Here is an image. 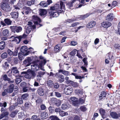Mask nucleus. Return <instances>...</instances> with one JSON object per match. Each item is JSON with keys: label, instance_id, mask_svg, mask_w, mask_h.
Here are the masks:
<instances>
[{"label": "nucleus", "instance_id": "1", "mask_svg": "<svg viewBox=\"0 0 120 120\" xmlns=\"http://www.w3.org/2000/svg\"><path fill=\"white\" fill-rule=\"evenodd\" d=\"M60 8L59 9L60 5L59 4H57L54 5L53 6L51 7L50 8L51 10L58 11V12L61 13L64 12L65 10V5L64 4V2L60 1Z\"/></svg>", "mask_w": 120, "mask_h": 120}, {"label": "nucleus", "instance_id": "18", "mask_svg": "<svg viewBox=\"0 0 120 120\" xmlns=\"http://www.w3.org/2000/svg\"><path fill=\"white\" fill-rule=\"evenodd\" d=\"M2 34L5 37H7L10 34L9 31L7 29H4L2 31Z\"/></svg>", "mask_w": 120, "mask_h": 120}, {"label": "nucleus", "instance_id": "34", "mask_svg": "<svg viewBox=\"0 0 120 120\" xmlns=\"http://www.w3.org/2000/svg\"><path fill=\"white\" fill-rule=\"evenodd\" d=\"M68 115V112H65L63 111H61L60 113V115L62 117L67 115Z\"/></svg>", "mask_w": 120, "mask_h": 120}, {"label": "nucleus", "instance_id": "57", "mask_svg": "<svg viewBox=\"0 0 120 120\" xmlns=\"http://www.w3.org/2000/svg\"><path fill=\"white\" fill-rule=\"evenodd\" d=\"M7 52L8 54L10 56L12 55L13 54V52L9 49L8 50Z\"/></svg>", "mask_w": 120, "mask_h": 120}, {"label": "nucleus", "instance_id": "39", "mask_svg": "<svg viewBox=\"0 0 120 120\" xmlns=\"http://www.w3.org/2000/svg\"><path fill=\"white\" fill-rule=\"evenodd\" d=\"M18 115V117L19 118H22L25 116V115L23 112H21L19 113Z\"/></svg>", "mask_w": 120, "mask_h": 120}, {"label": "nucleus", "instance_id": "6", "mask_svg": "<svg viewBox=\"0 0 120 120\" xmlns=\"http://www.w3.org/2000/svg\"><path fill=\"white\" fill-rule=\"evenodd\" d=\"M32 61L31 58L30 57H28L26 58L23 62L24 65L25 66H29L30 64V62Z\"/></svg>", "mask_w": 120, "mask_h": 120}, {"label": "nucleus", "instance_id": "37", "mask_svg": "<svg viewBox=\"0 0 120 120\" xmlns=\"http://www.w3.org/2000/svg\"><path fill=\"white\" fill-rule=\"evenodd\" d=\"M76 20V19H68L66 20L65 22L66 23L68 22L70 23H71L74 21H75Z\"/></svg>", "mask_w": 120, "mask_h": 120}, {"label": "nucleus", "instance_id": "27", "mask_svg": "<svg viewBox=\"0 0 120 120\" xmlns=\"http://www.w3.org/2000/svg\"><path fill=\"white\" fill-rule=\"evenodd\" d=\"M39 5H40V7H46L48 6L47 3L44 1L41 2Z\"/></svg>", "mask_w": 120, "mask_h": 120}, {"label": "nucleus", "instance_id": "21", "mask_svg": "<svg viewBox=\"0 0 120 120\" xmlns=\"http://www.w3.org/2000/svg\"><path fill=\"white\" fill-rule=\"evenodd\" d=\"M39 15L41 16L44 15H45L47 13V11L46 10L44 9H39Z\"/></svg>", "mask_w": 120, "mask_h": 120}, {"label": "nucleus", "instance_id": "9", "mask_svg": "<svg viewBox=\"0 0 120 120\" xmlns=\"http://www.w3.org/2000/svg\"><path fill=\"white\" fill-rule=\"evenodd\" d=\"M31 69L34 71H36L39 69L38 65L36 64H34L31 65Z\"/></svg>", "mask_w": 120, "mask_h": 120}, {"label": "nucleus", "instance_id": "2", "mask_svg": "<svg viewBox=\"0 0 120 120\" xmlns=\"http://www.w3.org/2000/svg\"><path fill=\"white\" fill-rule=\"evenodd\" d=\"M32 19L34 23V25L36 27L38 28L41 26L42 25L40 24H38V22L40 23L41 22V20L37 16H33L32 17Z\"/></svg>", "mask_w": 120, "mask_h": 120}, {"label": "nucleus", "instance_id": "43", "mask_svg": "<svg viewBox=\"0 0 120 120\" xmlns=\"http://www.w3.org/2000/svg\"><path fill=\"white\" fill-rule=\"evenodd\" d=\"M7 56V54L6 52H4L1 54V57L2 58H6Z\"/></svg>", "mask_w": 120, "mask_h": 120}, {"label": "nucleus", "instance_id": "4", "mask_svg": "<svg viewBox=\"0 0 120 120\" xmlns=\"http://www.w3.org/2000/svg\"><path fill=\"white\" fill-rule=\"evenodd\" d=\"M10 28L11 31L15 33H19L22 30V27L20 26H11Z\"/></svg>", "mask_w": 120, "mask_h": 120}, {"label": "nucleus", "instance_id": "50", "mask_svg": "<svg viewBox=\"0 0 120 120\" xmlns=\"http://www.w3.org/2000/svg\"><path fill=\"white\" fill-rule=\"evenodd\" d=\"M53 107L52 106H50L48 108V110H49V112L50 113H52L53 111H54L53 109Z\"/></svg>", "mask_w": 120, "mask_h": 120}, {"label": "nucleus", "instance_id": "54", "mask_svg": "<svg viewBox=\"0 0 120 120\" xmlns=\"http://www.w3.org/2000/svg\"><path fill=\"white\" fill-rule=\"evenodd\" d=\"M8 93V92L7 90L6 89H5L4 90V91L3 92L2 95L3 96H4L6 95Z\"/></svg>", "mask_w": 120, "mask_h": 120}, {"label": "nucleus", "instance_id": "24", "mask_svg": "<svg viewBox=\"0 0 120 120\" xmlns=\"http://www.w3.org/2000/svg\"><path fill=\"white\" fill-rule=\"evenodd\" d=\"M10 15L13 18H17L18 17V12H13L10 14Z\"/></svg>", "mask_w": 120, "mask_h": 120}, {"label": "nucleus", "instance_id": "36", "mask_svg": "<svg viewBox=\"0 0 120 120\" xmlns=\"http://www.w3.org/2000/svg\"><path fill=\"white\" fill-rule=\"evenodd\" d=\"M12 71H13V72L14 73L16 74L19 72V71L17 69V68L15 67H13L12 68Z\"/></svg>", "mask_w": 120, "mask_h": 120}, {"label": "nucleus", "instance_id": "64", "mask_svg": "<svg viewBox=\"0 0 120 120\" xmlns=\"http://www.w3.org/2000/svg\"><path fill=\"white\" fill-rule=\"evenodd\" d=\"M71 44L72 45L75 46L77 44V42L75 41H73L71 42Z\"/></svg>", "mask_w": 120, "mask_h": 120}, {"label": "nucleus", "instance_id": "44", "mask_svg": "<svg viewBox=\"0 0 120 120\" xmlns=\"http://www.w3.org/2000/svg\"><path fill=\"white\" fill-rule=\"evenodd\" d=\"M61 103V101L57 100L56 101V102L55 103V104L57 106H59L60 105Z\"/></svg>", "mask_w": 120, "mask_h": 120}, {"label": "nucleus", "instance_id": "45", "mask_svg": "<svg viewBox=\"0 0 120 120\" xmlns=\"http://www.w3.org/2000/svg\"><path fill=\"white\" fill-rule=\"evenodd\" d=\"M77 50L76 49H74L70 53V55H71L73 56L76 53Z\"/></svg>", "mask_w": 120, "mask_h": 120}, {"label": "nucleus", "instance_id": "26", "mask_svg": "<svg viewBox=\"0 0 120 120\" xmlns=\"http://www.w3.org/2000/svg\"><path fill=\"white\" fill-rule=\"evenodd\" d=\"M38 94L41 96H43L44 94V92L43 89L41 88H39L38 90Z\"/></svg>", "mask_w": 120, "mask_h": 120}, {"label": "nucleus", "instance_id": "49", "mask_svg": "<svg viewBox=\"0 0 120 120\" xmlns=\"http://www.w3.org/2000/svg\"><path fill=\"white\" fill-rule=\"evenodd\" d=\"M117 4V2L116 1H114L112 3L111 7L112 8L115 7Z\"/></svg>", "mask_w": 120, "mask_h": 120}, {"label": "nucleus", "instance_id": "33", "mask_svg": "<svg viewBox=\"0 0 120 120\" xmlns=\"http://www.w3.org/2000/svg\"><path fill=\"white\" fill-rule=\"evenodd\" d=\"M58 76L59 78V79L60 82H63L64 80V76L62 75H58Z\"/></svg>", "mask_w": 120, "mask_h": 120}, {"label": "nucleus", "instance_id": "40", "mask_svg": "<svg viewBox=\"0 0 120 120\" xmlns=\"http://www.w3.org/2000/svg\"><path fill=\"white\" fill-rule=\"evenodd\" d=\"M41 63L39 64V65L40 67H41L43 65H44L45 64L46 62L45 59L41 60Z\"/></svg>", "mask_w": 120, "mask_h": 120}, {"label": "nucleus", "instance_id": "60", "mask_svg": "<svg viewBox=\"0 0 120 120\" xmlns=\"http://www.w3.org/2000/svg\"><path fill=\"white\" fill-rule=\"evenodd\" d=\"M55 112H61V109L60 108H56L55 110Z\"/></svg>", "mask_w": 120, "mask_h": 120}, {"label": "nucleus", "instance_id": "52", "mask_svg": "<svg viewBox=\"0 0 120 120\" xmlns=\"http://www.w3.org/2000/svg\"><path fill=\"white\" fill-rule=\"evenodd\" d=\"M41 109L42 110H45L46 108L44 104H42L40 106Z\"/></svg>", "mask_w": 120, "mask_h": 120}, {"label": "nucleus", "instance_id": "14", "mask_svg": "<svg viewBox=\"0 0 120 120\" xmlns=\"http://www.w3.org/2000/svg\"><path fill=\"white\" fill-rule=\"evenodd\" d=\"M102 26L105 28H107L111 25V23L108 22H103L102 23Z\"/></svg>", "mask_w": 120, "mask_h": 120}, {"label": "nucleus", "instance_id": "56", "mask_svg": "<svg viewBox=\"0 0 120 120\" xmlns=\"http://www.w3.org/2000/svg\"><path fill=\"white\" fill-rule=\"evenodd\" d=\"M79 24V23L78 22H75L71 24V26L72 27H74L77 26Z\"/></svg>", "mask_w": 120, "mask_h": 120}, {"label": "nucleus", "instance_id": "61", "mask_svg": "<svg viewBox=\"0 0 120 120\" xmlns=\"http://www.w3.org/2000/svg\"><path fill=\"white\" fill-rule=\"evenodd\" d=\"M30 104L27 102H26L25 104V107L26 108H28L30 105Z\"/></svg>", "mask_w": 120, "mask_h": 120}, {"label": "nucleus", "instance_id": "47", "mask_svg": "<svg viewBox=\"0 0 120 120\" xmlns=\"http://www.w3.org/2000/svg\"><path fill=\"white\" fill-rule=\"evenodd\" d=\"M7 106V103L6 102H4L3 103H0V107H2L3 106L5 108Z\"/></svg>", "mask_w": 120, "mask_h": 120}, {"label": "nucleus", "instance_id": "29", "mask_svg": "<svg viewBox=\"0 0 120 120\" xmlns=\"http://www.w3.org/2000/svg\"><path fill=\"white\" fill-rule=\"evenodd\" d=\"M24 12L26 15L28 14L29 12L30 11V7H25L23 9Z\"/></svg>", "mask_w": 120, "mask_h": 120}, {"label": "nucleus", "instance_id": "28", "mask_svg": "<svg viewBox=\"0 0 120 120\" xmlns=\"http://www.w3.org/2000/svg\"><path fill=\"white\" fill-rule=\"evenodd\" d=\"M5 46V43L4 41H2L0 42V49L1 50L3 49Z\"/></svg>", "mask_w": 120, "mask_h": 120}, {"label": "nucleus", "instance_id": "58", "mask_svg": "<svg viewBox=\"0 0 120 120\" xmlns=\"http://www.w3.org/2000/svg\"><path fill=\"white\" fill-rule=\"evenodd\" d=\"M56 96L60 98L61 96V95L60 94L59 92H55Z\"/></svg>", "mask_w": 120, "mask_h": 120}, {"label": "nucleus", "instance_id": "42", "mask_svg": "<svg viewBox=\"0 0 120 120\" xmlns=\"http://www.w3.org/2000/svg\"><path fill=\"white\" fill-rule=\"evenodd\" d=\"M68 108V105L66 104H63L61 106V108L64 110H65Z\"/></svg>", "mask_w": 120, "mask_h": 120}, {"label": "nucleus", "instance_id": "38", "mask_svg": "<svg viewBox=\"0 0 120 120\" xmlns=\"http://www.w3.org/2000/svg\"><path fill=\"white\" fill-rule=\"evenodd\" d=\"M4 21L5 23L8 25H11V21L8 19H5Z\"/></svg>", "mask_w": 120, "mask_h": 120}, {"label": "nucleus", "instance_id": "13", "mask_svg": "<svg viewBox=\"0 0 120 120\" xmlns=\"http://www.w3.org/2000/svg\"><path fill=\"white\" fill-rule=\"evenodd\" d=\"M13 38L14 39L12 40V41H15L16 42L19 43L20 42L21 39L19 37L17 36L15 37V36H12L10 38Z\"/></svg>", "mask_w": 120, "mask_h": 120}, {"label": "nucleus", "instance_id": "12", "mask_svg": "<svg viewBox=\"0 0 120 120\" xmlns=\"http://www.w3.org/2000/svg\"><path fill=\"white\" fill-rule=\"evenodd\" d=\"M1 78L4 81H8L11 82H14V81L13 80L11 81V80L10 78L8 77L6 75L4 74L2 75L1 76Z\"/></svg>", "mask_w": 120, "mask_h": 120}, {"label": "nucleus", "instance_id": "16", "mask_svg": "<svg viewBox=\"0 0 120 120\" xmlns=\"http://www.w3.org/2000/svg\"><path fill=\"white\" fill-rule=\"evenodd\" d=\"M36 27V26L35 25H33L32 26H28L26 29V33L27 34H29L31 31L32 28L33 29H34Z\"/></svg>", "mask_w": 120, "mask_h": 120}, {"label": "nucleus", "instance_id": "48", "mask_svg": "<svg viewBox=\"0 0 120 120\" xmlns=\"http://www.w3.org/2000/svg\"><path fill=\"white\" fill-rule=\"evenodd\" d=\"M37 80L38 82H40V80L41 79V76L40 75H38L37 76Z\"/></svg>", "mask_w": 120, "mask_h": 120}, {"label": "nucleus", "instance_id": "55", "mask_svg": "<svg viewBox=\"0 0 120 120\" xmlns=\"http://www.w3.org/2000/svg\"><path fill=\"white\" fill-rule=\"evenodd\" d=\"M36 102L37 103H41L42 102V100L40 98L37 99L36 101Z\"/></svg>", "mask_w": 120, "mask_h": 120}, {"label": "nucleus", "instance_id": "17", "mask_svg": "<svg viewBox=\"0 0 120 120\" xmlns=\"http://www.w3.org/2000/svg\"><path fill=\"white\" fill-rule=\"evenodd\" d=\"M64 90V93L67 95L70 94L72 92V89L70 88H65Z\"/></svg>", "mask_w": 120, "mask_h": 120}, {"label": "nucleus", "instance_id": "53", "mask_svg": "<svg viewBox=\"0 0 120 120\" xmlns=\"http://www.w3.org/2000/svg\"><path fill=\"white\" fill-rule=\"evenodd\" d=\"M3 113L5 116V117H8V115L9 114V113L8 111H4L3 112Z\"/></svg>", "mask_w": 120, "mask_h": 120}, {"label": "nucleus", "instance_id": "62", "mask_svg": "<svg viewBox=\"0 0 120 120\" xmlns=\"http://www.w3.org/2000/svg\"><path fill=\"white\" fill-rule=\"evenodd\" d=\"M83 61L84 63L86 65H87V58H85L83 59Z\"/></svg>", "mask_w": 120, "mask_h": 120}, {"label": "nucleus", "instance_id": "63", "mask_svg": "<svg viewBox=\"0 0 120 120\" xmlns=\"http://www.w3.org/2000/svg\"><path fill=\"white\" fill-rule=\"evenodd\" d=\"M99 42V39L98 38H96L95 39L94 41V43L95 45L98 44Z\"/></svg>", "mask_w": 120, "mask_h": 120}, {"label": "nucleus", "instance_id": "10", "mask_svg": "<svg viewBox=\"0 0 120 120\" xmlns=\"http://www.w3.org/2000/svg\"><path fill=\"white\" fill-rule=\"evenodd\" d=\"M48 116V113L45 112H42L41 113L40 117L42 120H44L47 118Z\"/></svg>", "mask_w": 120, "mask_h": 120}, {"label": "nucleus", "instance_id": "20", "mask_svg": "<svg viewBox=\"0 0 120 120\" xmlns=\"http://www.w3.org/2000/svg\"><path fill=\"white\" fill-rule=\"evenodd\" d=\"M96 24V22L94 21H91L89 23L87 26L88 28H91L94 26Z\"/></svg>", "mask_w": 120, "mask_h": 120}, {"label": "nucleus", "instance_id": "25", "mask_svg": "<svg viewBox=\"0 0 120 120\" xmlns=\"http://www.w3.org/2000/svg\"><path fill=\"white\" fill-rule=\"evenodd\" d=\"M59 73H62V74L66 76H68L69 75V72L68 71L60 69L59 71Z\"/></svg>", "mask_w": 120, "mask_h": 120}, {"label": "nucleus", "instance_id": "31", "mask_svg": "<svg viewBox=\"0 0 120 120\" xmlns=\"http://www.w3.org/2000/svg\"><path fill=\"white\" fill-rule=\"evenodd\" d=\"M20 50L23 53H25L27 51V47L26 46H22L20 49Z\"/></svg>", "mask_w": 120, "mask_h": 120}, {"label": "nucleus", "instance_id": "32", "mask_svg": "<svg viewBox=\"0 0 120 120\" xmlns=\"http://www.w3.org/2000/svg\"><path fill=\"white\" fill-rule=\"evenodd\" d=\"M18 112V111L17 110H15L13 111V112H12L11 113L10 115L11 117L12 118L14 117L17 114Z\"/></svg>", "mask_w": 120, "mask_h": 120}, {"label": "nucleus", "instance_id": "3", "mask_svg": "<svg viewBox=\"0 0 120 120\" xmlns=\"http://www.w3.org/2000/svg\"><path fill=\"white\" fill-rule=\"evenodd\" d=\"M1 7L2 9L6 11H9L11 10L10 5L7 3H4L1 5Z\"/></svg>", "mask_w": 120, "mask_h": 120}, {"label": "nucleus", "instance_id": "5", "mask_svg": "<svg viewBox=\"0 0 120 120\" xmlns=\"http://www.w3.org/2000/svg\"><path fill=\"white\" fill-rule=\"evenodd\" d=\"M70 99L73 105L74 106H77L79 105V102L78 101L77 98L74 97H71Z\"/></svg>", "mask_w": 120, "mask_h": 120}, {"label": "nucleus", "instance_id": "59", "mask_svg": "<svg viewBox=\"0 0 120 120\" xmlns=\"http://www.w3.org/2000/svg\"><path fill=\"white\" fill-rule=\"evenodd\" d=\"M90 1V0H81L80 1V3L81 4H82L84 5L85 2H89Z\"/></svg>", "mask_w": 120, "mask_h": 120}, {"label": "nucleus", "instance_id": "46", "mask_svg": "<svg viewBox=\"0 0 120 120\" xmlns=\"http://www.w3.org/2000/svg\"><path fill=\"white\" fill-rule=\"evenodd\" d=\"M22 98H18L17 100V102L18 104H22L23 103V101Z\"/></svg>", "mask_w": 120, "mask_h": 120}, {"label": "nucleus", "instance_id": "15", "mask_svg": "<svg viewBox=\"0 0 120 120\" xmlns=\"http://www.w3.org/2000/svg\"><path fill=\"white\" fill-rule=\"evenodd\" d=\"M14 89V85L13 84H10L8 87V88L6 89L7 90L8 93H11L12 92Z\"/></svg>", "mask_w": 120, "mask_h": 120}, {"label": "nucleus", "instance_id": "41", "mask_svg": "<svg viewBox=\"0 0 120 120\" xmlns=\"http://www.w3.org/2000/svg\"><path fill=\"white\" fill-rule=\"evenodd\" d=\"M28 96V94L27 93L23 94L22 95V98L24 100H26Z\"/></svg>", "mask_w": 120, "mask_h": 120}, {"label": "nucleus", "instance_id": "22", "mask_svg": "<svg viewBox=\"0 0 120 120\" xmlns=\"http://www.w3.org/2000/svg\"><path fill=\"white\" fill-rule=\"evenodd\" d=\"M110 115L111 117L115 119H117L118 118V115L115 112H112L110 113Z\"/></svg>", "mask_w": 120, "mask_h": 120}, {"label": "nucleus", "instance_id": "23", "mask_svg": "<svg viewBox=\"0 0 120 120\" xmlns=\"http://www.w3.org/2000/svg\"><path fill=\"white\" fill-rule=\"evenodd\" d=\"M106 95V93L105 92L103 91L101 92L99 96V99L101 100L105 97Z\"/></svg>", "mask_w": 120, "mask_h": 120}, {"label": "nucleus", "instance_id": "51", "mask_svg": "<svg viewBox=\"0 0 120 120\" xmlns=\"http://www.w3.org/2000/svg\"><path fill=\"white\" fill-rule=\"evenodd\" d=\"M80 109L81 111H85L87 110V109L86 107L83 106L81 107Z\"/></svg>", "mask_w": 120, "mask_h": 120}, {"label": "nucleus", "instance_id": "11", "mask_svg": "<svg viewBox=\"0 0 120 120\" xmlns=\"http://www.w3.org/2000/svg\"><path fill=\"white\" fill-rule=\"evenodd\" d=\"M99 110L102 117L103 118H105L106 117L105 111L102 108L100 109Z\"/></svg>", "mask_w": 120, "mask_h": 120}, {"label": "nucleus", "instance_id": "7", "mask_svg": "<svg viewBox=\"0 0 120 120\" xmlns=\"http://www.w3.org/2000/svg\"><path fill=\"white\" fill-rule=\"evenodd\" d=\"M35 75V73L33 72H27L25 75V78L30 79L32 77H33Z\"/></svg>", "mask_w": 120, "mask_h": 120}, {"label": "nucleus", "instance_id": "19", "mask_svg": "<svg viewBox=\"0 0 120 120\" xmlns=\"http://www.w3.org/2000/svg\"><path fill=\"white\" fill-rule=\"evenodd\" d=\"M113 17V14L110 13L106 17V20L108 21H111L112 20Z\"/></svg>", "mask_w": 120, "mask_h": 120}, {"label": "nucleus", "instance_id": "35", "mask_svg": "<svg viewBox=\"0 0 120 120\" xmlns=\"http://www.w3.org/2000/svg\"><path fill=\"white\" fill-rule=\"evenodd\" d=\"M75 0L70 2H68L67 3V5L69 8L73 6V4L75 2Z\"/></svg>", "mask_w": 120, "mask_h": 120}, {"label": "nucleus", "instance_id": "8", "mask_svg": "<svg viewBox=\"0 0 120 120\" xmlns=\"http://www.w3.org/2000/svg\"><path fill=\"white\" fill-rule=\"evenodd\" d=\"M55 11L51 10L49 12V14L51 16L53 17H56L59 15L58 12Z\"/></svg>", "mask_w": 120, "mask_h": 120}, {"label": "nucleus", "instance_id": "30", "mask_svg": "<svg viewBox=\"0 0 120 120\" xmlns=\"http://www.w3.org/2000/svg\"><path fill=\"white\" fill-rule=\"evenodd\" d=\"M60 49L61 48L59 45H56L54 48V51L56 52H58L60 51Z\"/></svg>", "mask_w": 120, "mask_h": 120}]
</instances>
